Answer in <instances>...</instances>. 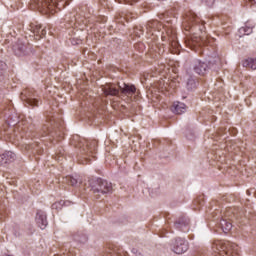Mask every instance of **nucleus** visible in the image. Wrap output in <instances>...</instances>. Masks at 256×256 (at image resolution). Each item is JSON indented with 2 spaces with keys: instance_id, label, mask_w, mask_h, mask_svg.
I'll return each mask as SVG.
<instances>
[{
  "instance_id": "1",
  "label": "nucleus",
  "mask_w": 256,
  "mask_h": 256,
  "mask_svg": "<svg viewBox=\"0 0 256 256\" xmlns=\"http://www.w3.org/2000/svg\"><path fill=\"white\" fill-rule=\"evenodd\" d=\"M215 256H237L239 247L229 241H216L212 245Z\"/></svg>"
},
{
  "instance_id": "2",
  "label": "nucleus",
  "mask_w": 256,
  "mask_h": 256,
  "mask_svg": "<svg viewBox=\"0 0 256 256\" xmlns=\"http://www.w3.org/2000/svg\"><path fill=\"white\" fill-rule=\"evenodd\" d=\"M92 191L95 194L100 193L101 195H105L113 191V185L110 182H107L106 180L99 178L95 181L94 185L92 186Z\"/></svg>"
},
{
  "instance_id": "3",
  "label": "nucleus",
  "mask_w": 256,
  "mask_h": 256,
  "mask_svg": "<svg viewBox=\"0 0 256 256\" xmlns=\"http://www.w3.org/2000/svg\"><path fill=\"white\" fill-rule=\"evenodd\" d=\"M80 151L82 155H84V160L80 163H87V157L90 155L93 156V153L97 151V141L86 142L85 146H83Z\"/></svg>"
},
{
  "instance_id": "4",
  "label": "nucleus",
  "mask_w": 256,
  "mask_h": 256,
  "mask_svg": "<svg viewBox=\"0 0 256 256\" xmlns=\"http://www.w3.org/2000/svg\"><path fill=\"white\" fill-rule=\"evenodd\" d=\"M189 249V242L183 238H177L174 242L173 249L176 255H182Z\"/></svg>"
},
{
  "instance_id": "5",
  "label": "nucleus",
  "mask_w": 256,
  "mask_h": 256,
  "mask_svg": "<svg viewBox=\"0 0 256 256\" xmlns=\"http://www.w3.org/2000/svg\"><path fill=\"white\" fill-rule=\"evenodd\" d=\"M15 153L12 151L5 152L0 155V167H8L10 163L15 161Z\"/></svg>"
},
{
  "instance_id": "6",
  "label": "nucleus",
  "mask_w": 256,
  "mask_h": 256,
  "mask_svg": "<svg viewBox=\"0 0 256 256\" xmlns=\"http://www.w3.org/2000/svg\"><path fill=\"white\" fill-rule=\"evenodd\" d=\"M193 69L197 75H205V73H207V69H209V66L205 62L196 60L193 65Z\"/></svg>"
},
{
  "instance_id": "7",
  "label": "nucleus",
  "mask_w": 256,
  "mask_h": 256,
  "mask_svg": "<svg viewBox=\"0 0 256 256\" xmlns=\"http://www.w3.org/2000/svg\"><path fill=\"white\" fill-rule=\"evenodd\" d=\"M172 111L173 113H176V115H183V113L187 111V106L185 103L174 102L172 105Z\"/></svg>"
},
{
  "instance_id": "8",
  "label": "nucleus",
  "mask_w": 256,
  "mask_h": 256,
  "mask_svg": "<svg viewBox=\"0 0 256 256\" xmlns=\"http://www.w3.org/2000/svg\"><path fill=\"white\" fill-rule=\"evenodd\" d=\"M36 223L39 228H41L42 230L45 229L48 224L47 223V215H45L43 213H37L36 214Z\"/></svg>"
},
{
  "instance_id": "9",
  "label": "nucleus",
  "mask_w": 256,
  "mask_h": 256,
  "mask_svg": "<svg viewBox=\"0 0 256 256\" xmlns=\"http://www.w3.org/2000/svg\"><path fill=\"white\" fill-rule=\"evenodd\" d=\"M104 95H119V89L115 88L113 84H108L102 88Z\"/></svg>"
},
{
  "instance_id": "10",
  "label": "nucleus",
  "mask_w": 256,
  "mask_h": 256,
  "mask_svg": "<svg viewBox=\"0 0 256 256\" xmlns=\"http://www.w3.org/2000/svg\"><path fill=\"white\" fill-rule=\"evenodd\" d=\"M120 89L124 95L128 96L135 95V91H137L134 85L129 84H123V86H120Z\"/></svg>"
},
{
  "instance_id": "11",
  "label": "nucleus",
  "mask_w": 256,
  "mask_h": 256,
  "mask_svg": "<svg viewBox=\"0 0 256 256\" xmlns=\"http://www.w3.org/2000/svg\"><path fill=\"white\" fill-rule=\"evenodd\" d=\"M59 1L60 0H44L43 7H46V9H49V11H51L53 7H57V5H59Z\"/></svg>"
},
{
  "instance_id": "12",
  "label": "nucleus",
  "mask_w": 256,
  "mask_h": 256,
  "mask_svg": "<svg viewBox=\"0 0 256 256\" xmlns=\"http://www.w3.org/2000/svg\"><path fill=\"white\" fill-rule=\"evenodd\" d=\"M243 67H248L255 71L256 69V59L255 58H248L243 62Z\"/></svg>"
},
{
  "instance_id": "13",
  "label": "nucleus",
  "mask_w": 256,
  "mask_h": 256,
  "mask_svg": "<svg viewBox=\"0 0 256 256\" xmlns=\"http://www.w3.org/2000/svg\"><path fill=\"white\" fill-rule=\"evenodd\" d=\"M220 225L222 227V231H224L225 233H229V231L233 229V224H231V222H228L227 220H221Z\"/></svg>"
},
{
  "instance_id": "14",
  "label": "nucleus",
  "mask_w": 256,
  "mask_h": 256,
  "mask_svg": "<svg viewBox=\"0 0 256 256\" xmlns=\"http://www.w3.org/2000/svg\"><path fill=\"white\" fill-rule=\"evenodd\" d=\"M238 33H239L240 37H243V35H251V33H253V27H251V26L241 27L238 30Z\"/></svg>"
},
{
  "instance_id": "15",
  "label": "nucleus",
  "mask_w": 256,
  "mask_h": 256,
  "mask_svg": "<svg viewBox=\"0 0 256 256\" xmlns=\"http://www.w3.org/2000/svg\"><path fill=\"white\" fill-rule=\"evenodd\" d=\"M199 41H201V38L192 36L190 39H188V41L186 43L190 49H193V47H195V45H201V43H199Z\"/></svg>"
},
{
  "instance_id": "16",
  "label": "nucleus",
  "mask_w": 256,
  "mask_h": 256,
  "mask_svg": "<svg viewBox=\"0 0 256 256\" xmlns=\"http://www.w3.org/2000/svg\"><path fill=\"white\" fill-rule=\"evenodd\" d=\"M71 202L69 201H65V200H61L59 202H56L54 204H52V209H55L56 211H59V209L63 208V205L67 206L70 205Z\"/></svg>"
},
{
  "instance_id": "17",
  "label": "nucleus",
  "mask_w": 256,
  "mask_h": 256,
  "mask_svg": "<svg viewBox=\"0 0 256 256\" xmlns=\"http://www.w3.org/2000/svg\"><path fill=\"white\" fill-rule=\"evenodd\" d=\"M31 29L34 35H36V38L38 37V35H41V24H31Z\"/></svg>"
},
{
  "instance_id": "18",
  "label": "nucleus",
  "mask_w": 256,
  "mask_h": 256,
  "mask_svg": "<svg viewBox=\"0 0 256 256\" xmlns=\"http://www.w3.org/2000/svg\"><path fill=\"white\" fill-rule=\"evenodd\" d=\"M117 3H124L126 5H133V3H137L139 0H116Z\"/></svg>"
},
{
  "instance_id": "19",
  "label": "nucleus",
  "mask_w": 256,
  "mask_h": 256,
  "mask_svg": "<svg viewBox=\"0 0 256 256\" xmlns=\"http://www.w3.org/2000/svg\"><path fill=\"white\" fill-rule=\"evenodd\" d=\"M187 87L188 89H193L195 87V79L189 78L187 81Z\"/></svg>"
},
{
  "instance_id": "20",
  "label": "nucleus",
  "mask_w": 256,
  "mask_h": 256,
  "mask_svg": "<svg viewBox=\"0 0 256 256\" xmlns=\"http://www.w3.org/2000/svg\"><path fill=\"white\" fill-rule=\"evenodd\" d=\"M14 51L16 53V55H18L19 57H21V55H23L25 53V48L21 47L17 50V48L14 47Z\"/></svg>"
},
{
  "instance_id": "21",
  "label": "nucleus",
  "mask_w": 256,
  "mask_h": 256,
  "mask_svg": "<svg viewBox=\"0 0 256 256\" xmlns=\"http://www.w3.org/2000/svg\"><path fill=\"white\" fill-rule=\"evenodd\" d=\"M47 35V30H45V28H42L40 30V34H38V36L36 37V39H41L42 37H45Z\"/></svg>"
},
{
  "instance_id": "22",
  "label": "nucleus",
  "mask_w": 256,
  "mask_h": 256,
  "mask_svg": "<svg viewBox=\"0 0 256 256\" xmlns=\"http://www.w3.org/2000/svg\"><path fill=\"white\" fill-rule=\"evenodd\" d=\"M68 183L69 185H72V187H75V185H77V179L73 177H68Z\"/></svg>"
},
{
  "instance_id": "23",
  "label": "nucleus",
  "mask_w": 256,
  "mask_h": 256,
  "mask_svg": "<svg viewBox=\"0 0 256 256\" xmlns=\"http://www.w3.org/2000/svg\"><path fill=\"white\" fill-rule=\"evenodd\" d=\"M28 103H29V105H32V107L37 106V100H35V99L28 100Z\"/></svg>"
},
{
  "instance_id": "24",
  "label": "nucleus",
  "mask_w": 256,
  "mask_h": 256,
  "mask_svg": "<svg viewBox=\"0 0 256 256\" xmlns=\"http://www.w3.org/2000/svg\"><path fill=\"white\" fill-rule=\"evenodd\" d=\"M157 25H158L157 21H153V22L148 23V27H150V28L157 27Z\"/></svg>"
},
{
  "instance_id": "25",
  "label": "nucleus",
  "mask_w": 256,
  "mask_h": 256,
  "mask_svg": "<svg viewBox=\"0 0 256 256\" xmlns=\"http://www.w3.org/2000/svg\"><path fill=\"white\" fill-rule=\"evenodd\" d=\"M0 67H1V70L5 69V63L0 62Z\"/></svg>"
},
{
  "instance_id": "26",
  "label": "nucleus",
  "mask_w": 256,
  "mask_h": 256,
  "mask_svg": "<svg viewBox=\"0 0 256 256\" xmlns=\"http://www.w3.org/2000/svg\"><path fill=\"white\" fill-rule=\"evenodd\" d=\"M250 3H255L256 4V0H249Z\"/></svg>"
},
{
  "instance_id": "27",
  "label": "nucleus",
  "mask_w": 256,
  "mask_h": 256,
  "mask_svg": "<svg viewBox=\"0 0 256 256\" xmlns=\"http://www.w3.org/2000/svg\"><path fill=\"white\" fill-rule=\"evenodd\" d=\"M179 225H180L179 223H176V224H175V226H176L177 229H179Z\"/></svg>"
},
{
  "instance_id": "28",
  "label": "nucleus",
  "mask_w": 256,
  "mask_h": 256,
  "mask_svg": "<svg viewBox=\"0 0 256 256\" xmlns=\"http://www.w3.org/2000/svg\"><path fill=\"white\" fill-rule=\"evenodd\" d=\"M195 23H199V21L195 20Z\"/></svg>"
}]
</instances>
